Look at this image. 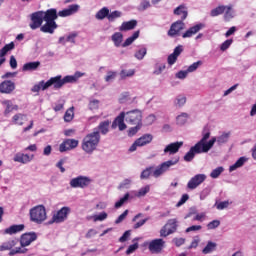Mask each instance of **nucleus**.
<instances>
[{
  "label": "nucleus",
  "instance_id": "nucleus-8",
  "mask_svg": "<svg viewBox=\"0 0 256 256\" xmlns=\"http://www.w3.org/2000/svg\"><path fill=\"white\" fill-rule=\"evenodd\" d=\"M30 220L33 221V223H37L38 225L43 223V221H46L47 210L45 209V206L38 205L30 209Z\"/></svg>",
  "mask_w": 256,
  "mask_h": 256
},
{
  "label": "nucleus",
  "instance_id": "nucleus-47",
  "mask_svg": "<svg viewBox=\"0 0 256 256\" xmlns=\"http://www.w3.org/2000/svg\"><path fill=\"white\" fill-rule=\"evenodd\" d=\"M107 217H109L107 212H101L99 214L91 216L90 219H92V221H94V223H97V221H100V222L105 221L107 219Z\"/></svg>",
  "mask_w": 256,
  "mask_h": 256
},
{
  "label": "nucleus",
  "instance_id": "nucleus-29",
  "mask_svg": "<svg viewBox=\"0 0 256 256\" xmlns=\"http://www.w3.org/2000/svg\"><path fill=\"white\" fill-rule=\"evenodd\" d=\"M137 27V20L123 22L119 27V31H133Z\"/></svg>",
  "mask_w": 256,
  "mask_h": 256
},
{
  "label": "nucleus",
  "instance_id": "nucleus-63",
  "mask_svg": "<svg viewBox=\"0 0 256 256\" xmlns=\"http://www.w3.org/2000/svg\"><path fill=\"white\" fill-rule=\"evenodd\" d=\"M189 72L187 70H180L175 74L176 79H187Z\"/></svg>",
  "mask_w": 256,
  "mask_h": 256
},
{
  "label": "nucleus",
  "instance_id": "nucleus-58",
  "mask_svg": "<svg viewBox=\"0 0 256 256\" xmlns=\"http://www.w3.org/2000/svg\"><path fill=\"white\" fill-rule=\"evenodd\" d=\"M149 7H151V2H149L148 0H142L138 9L139 11H146V9H149Z\"/></svg>",
  "mask_w": 256,
  "mask_h": 256
},
{
  "label": "nucleus",
  "instance_id": "nucleus-17",
  "mask_svg": "<svg viewBox=\"0 0 256 256\" xmlns=\"http://www.w3.org/2000/svg\"><path fill=\"white\" fill-rule=\"evenodd\" d=\"M119 129V131H125L127 124H125V112H121L113 121L112 129Z\"/></svg>",
  "mask_w": 256,
  "mask_h": 256
},
{
  "label": "nucleus",
  "instance_id": "nucleus-37",
  "mask_svg": "<svg viewBox=\"0 0 256 256\" xmlns=\"http://www.w3.org/2000/svg\"><path fill=\"white\" fill-rule=\"evenodd\" d=\"M109 125H111V122L109 120H105L99 124L98 128L95 129L100 131L102 135H107L109 133Z\"/></svg>",
  "mask_w": 256,
  "mask_h": 256
},
{
  "label": "nucleus",
  "instance_id": "nucleus-48",
  "mask_svg": "<svg viewBox=\"0 0 256 256\" xmlns=\"http://www.w3.org/2000/svg\"><path fill=\"white\" fill-rule=\"evenodd\" d=\"M223 171H225V168H223V166H219V167L213 169L210 173L211 179H219V177L221 176V173H223Z\"/></svg>",
  "mask_w": 256,
  "mask_h": 256
},
{
  "label": "nucleus",
  "instance_id": "nucleus-14",
  "mask_svg": "<svg viewBox=\"0 0 256 256\" xmlns=\"http://www.w3.org/2000/svg\"><path fill=\"white\" fill-rule=\"evenodd\" d=\"M35 159L34 154H25L18 152L14 155L13 161L15 163H22V165H27V163H31Z\"/></svg>",
  "mask_w": 256,
  "mask_h": 256
},
{
  "label": "nucleus",
  "instance_id": "nucleus-4",
  "mask_svg": "<svg viewBox=\"0 0 256 256\" xmlns=\"http://www.w3.org/2000/svg\"><path fill=\"white\" fill-rule=\"evenodd\" d=\"M63 77L61 75H57L55 77L50 78L48 81H40L38 84L34 85L31 88L32 93H39V91H47L49 87H53V89H61L63 87Z\"/></svg>",
  "mask_w": 256,
  "mask_h": 256
},
{
  "label": "nucleus",
  "instance_id": "nucleus-32",
  "mask_svg": "<svg viewBox=\"0 0 256 256\" xmlns=\"http://www.w3.org/2000/svg\"><path fill=\"white\" fill-rule=\"evenodd\" d=\"M111 41L114 43V47H123V34L116 32L111 36Z\"/></svg>",
  "mask_w": 256,
  "mask_h": 256
},
{
  "label": "nucleus",
  "instance_id": "nucleus-1",
  "mask_svg": "<svg viewBox=\"0 0 256 256\" xmlns=\"http://www.w3.org/2000/svg\"><path fill=\"white\" fill-rule=\"evenodd\" d=\"M209 137H211V132H203L200 141L192 146L184 156V161L189 163L192 159H195V155H201V153H209V151L213 149V145H215V143H218V145H224V143L229 141L231 132H223L220 136L212 137L208 141Z\"/></svg>",
  "mask_w": 256,
  "mask_h": 256
},
{
  "label": "nucleus",
  "instance_id": "nucleus-6",
  "mask_svg": "<svg viewBox=\"0 0 256 256\" xmlns=\"http://www.w3.org/2000/svg\"><path fill=\"white\" fill-rule=\"evenodd\" d=\"M177 163H179V158L162 162L160 165L152 169V177H154L155 179H159V177L165 175V173H167V171H169L171 167L177 165Z\"/></svg>",
  "mask_w": 256,
  "mask_h": 256
},
{
  "label": "nucleus",
  "instance_id": "nucleus-13",
  "mask_svg": "<svg viewBox=\"0 0 256 256\" xmlns=\"http://www.w3.org/2000/svg\"><path fill=\"white\" fill-rule=\"evenodd\" d=\"M148 249L152 253H161L165 249V241L161 238L154 239L149 242Z\"/></svg>",
  "mask_w": 256,
  "mask_h": 256
},
{
  "label": "nucleus",
  "instance_id": "nucleus-38",
  "mask_svg": "<svg viewBox=\"0 0 256 256\" xmlns=\"http://www.w3.org/2000/svg\"><path fill=\"white\" fill-rule=\"evenodd\" d=\"M131 199V194L126 193L122 198L115 202L114 207L115 209H121Z\"/></svg>",
  "mask_w": 256,
  "mask_h": 256
},
{
  "label": "nucleus",
  "instance_id": "nucleus-22",
  "mask_svg": "<svg viewBox=\"0 0 256 256\" xmlns=\"http://www.w3.org/2000/svg\"><path fill=\"white\" fill-rule=\"evenodd\" d=\"M87 75L85 72L76 71L73 75H68L62 78L63 85L66 83H77L81 77H85Z\"/></svg>",
  "mask_w": 256,
  "mask_h": 256
},
{
  "label": "nucleus",
  "instance_id": "nucleus-55",
  "mask_svg": "<svg viewBox=\"0 0 256 256\" xmlns=\"http://www.w3.org/2000/svg\"><path fill=\"white\" fill-rule=\"evenodd\" d=\"M133 75H135V70L134 69L122 70L120 72L121 79H127V77H133Z\"/></svg>",
  "mask_w": 256,
  "mask_h": 256
},
{
  "label": "nucleus",
  "instance_id": "nucleus-16",
  "mask_svg": "<svg viewBox=\"0 0 256 256\" xmlns=\"http://www.w3.org/2000/svg\"><path fill=\"white\" fill-rule=\"evenodd\" d=\"M16 85L15 82L11 80H4L0 83V93H4L6 95H9L15 91Z\"/></svg>",
  "mask_w": 256,
  "mask_h": 256
},
{
  "label": "nucleus",
  "instance_id": "nucleus-3",
  "mask_svg": "<svg viewBox=\"0 0 256 256\" xmlns=\"http://www.w3.org/2000/svg\"><path fill=\"white\" fill-rule=\"evenodd\" d=\"M33 241H37V233L35 232H28L24 233L20 237V246L15 247L9 252V255H21L27 253V248L29 245L33 243Z\"/></svg>",
  "mask_w": 256,
  "mask_h": 256
},
{
  "label": "nucleus",
  "instance_id": "nucleus-56",
  "mask_svg": "<svg viewBox=\"0 0 256 256\" xmlns=\"http://www.w3.org/2000/svg\"><path fill=\"white\" fill-rule=\"evenodd\" d=\"M153 175V167L146 168L145 170L142 171L140 178L141 179H149Z\"/></svg>",
  "mask_w": 256,
  "mask_h": 256
},
{
  "label": "nucleus",
  "instance_id": "nucleus-25",
  "mask_svg": "<svg viewBox=\"0 0 256 256\" xmlns=\"http://www.w3.org/2000/svg\"><path fill=\"white\" fill-rule=\"evenodd\" d=\"M25 229V225L18 224L12 225L4 230V235H15V233H21Z\"/></svg>",
  "mask_w": 256,
  "mask_h": 256
},
{
  "label": "nucleus",
  "instance_id": "nucleus-15",
  "mask_svg": "<svg viewBox=\"0 0 256 256\" xmlns=\"http://www.w3.org/2000/svg\"><path fill=\"white\" fill-rule=\"evenodd\" d=\"M79 146V141L75 139H66L59 146L60 153H65V151H71V149H76Z\"/></svg>",
  "mask_w": 256,
  "mask_h": 256
},
{
  "label": "nucleus",
  "instance_id": "nucleus-61",
  "mask_svg": "<svg viewBox=\"0 0 256 256\" xmlns=\"http://www.w3.org/2000/svg\"><path fill=\"white\" fill-rule=\"evenodd\" d=\"M187 201H189V194H183L180 200L177 202L176 207H181L182 205H185Z\"/></svg>",
  "mask_w": 256,
  "mask_h": 256
},
{
  "label": "nucleus",
  "instance_id": "nucleus-45",
  "mask_svg": "<svg viewBox=\"0 0 256 256\" xmlns=\"http://www.w3.org/2000/svg\"><path fill=\"white\" fill-rule=\"evenodd\" d=\"M166 65L162 62H156L154 65L153 75H161L165 71Z\"/></svg>",
  "mask_w": 256,
  "mask_h": 256
},
{
  "label": "nucleus",
  "instance_id": "nucleus-53",
  "mask_svg": "<svg viewBox=\"0 0 256 256\" xmlns=\"http://www.w3.org/2000/svg\"><path fill=\"white\" fill-rule=\"evenodd\" d=\"M122 13L118 10L112 11V12H108V21L110 23H113V21H115L116 19H119V17H121Z\"/></svg>",
  "mask_w": 256,
  "mask_h": 256
},
{
  "label": "nucleus",
  "instance_id": "nucleus-26",
  "mask_svg": "<svg viewBox=\"0 0 256 256\" xmlns=\"http://www.w3.org/2000/svg\"><path fill=\"white\" fill-rule=\"evenodd\" d=\"M249 161V158L242 156L240 157L233 165L229 167V172L233 173V171H237V169H241L243 165H245Z\"/></svg>",
  "mask_w": 256,
  "mask_h": 256
},
{
  "label": "nucleus",
  "instance_id": "nucleus-11",
  "mask_svg": "<svg viewBox=\"0 0 256 256\" xmlns=\"http://www.w3.org/2000/svg\"><path fill=\"white\" fill-rule=\"evenodd\" d=\"M71 213V208L68 206L62 207L56 213L53 214L52 220L50 223H64L67 221L69 214Z\"/></svg>",
  "mask_w": 256,
  "mask_h": 256
},
{
  "label": "nucleus",
  "instance_id": "nucleus-46",
  "mask_svg": "<svg viewBox=\"0 0 256 256\" xmlns=\"http://www.w3.org/2000/svg\"><path fill=\"white\" fill-rule=\"evenodd\" d=\"M15 49V43L11 42L9 44H6L1 50H0V57H5L9 51H13Z\"/></svg>",
  "mask_w": 256,
  "mask_h": 256
},
{
  "label": "nucleus",
  "instance_id": "nucleus-49",
  "mask_svg": "<svg viewBox=\"0 0 256 256\" xmlns=\"http://www.w3.org/2000/svg\"><path fill=\"white\" fill-rule=\"evenodd\" d=\"M149 191H151V186L146 185L135 192V197H145Z\"/></svg>",
  "mask_w": 256,
  "mask_h": 256
},
{
  "label": "nucleus",
  "instance_id": "nucleus-20",
  "mask_svg": "<svg viewBox=\"0 0 256 256\" xmlns=\"http://www.w3.org/2000/svg\"><path fill=\"white\" fill-rule=\"evenodd\" d=\"M201 29H205V24L204 23H198L195 24L194 26L190 27L183 35V39H187L190 37H193V35H197Z\"/></svg>",
  "mask_w": 256,
  "mask_h": 256
},
{
  "label": "nucleus",
  "instance_id": "nucleus-42",
  "mask_svg": "<svg viewBox=\"0 0 256 256\" xmlns=\"http://www.w3.org/2000/svg\"><path fill=\"white\" fill-rule=\"evenodd\" d=\"M145 55H147V48L141 46L134 54V57L138 59V61H143L145 59Z\"/></svg>",
  "mask_w": 256,
  "mask_h": 256
},
{
  "label": "nucleus",
  "instance_id": "nucleus-40",
  "mask_svg": "<svg viewBox=\"0 0 256 256\" xmlns=\"http://www.w3.org/2000/svg\"><path fill=\"white\" fill-rule=\"evenodd\" d=\"M165 226L167 227L169 233L173 235V233L177 231V219L174 218V219L168 220Z\"/></svg>",
  "mask_w": 256,
  "mask_h": 256
},
{
  "label": "nucleus",
  "instance_id": "nucleus-19",
  "mask_svg": "<svg viewBox=\"0 0 256 256\" xmlns=\"http://www.w3.org/2000/svg\"><path fill=\"white\" fill-rule=\"evenodd\" d=\"M182 147L183 142L170 143L164 148V155H175V153H179V149Z\"/></svg>",
  "mask_w": 256,
  "mask_h": 256
},
{
  "label": "nucleus",
  "instance_id": "nucleus-18",
  "mask_svg": "<svg viewBox=\"0 0 256 256\" xmlns=\"http://www.w3.org/2000/svg\"><path fill=\"white\" fill-rule=\"evenodd\" d=\"M183 29H185V23H183V20L177 21L171 25L168 35L169 37H177Z\"/></svg>",
  "mask_w": 256,
  "mask_h": 256
},
{
  "label": "nucleus",
  "instance_id": "nucleus-31",
  "mask_svg": "<svg viewBox=\"0 0 256 256\" xmlns=\"http://www.w3.org/2000/svg\"><path fill=\"white\" fill-rule=\"evenodd\" d=\"M185 103H187V96L183 94H179L174 99V107L177 109H181V107H185Z\"/></svg>",
  "mask_w": 256,
  "mask_h": 256
},
{
  "label": "nucleus",
  "instance_id": "nucleus-51",
  "mask_svg": "<svg viewBox=\"0 0 256 256\" xmlns=\"http://www.w3.org/2000/svg\"><path fill=\"white\" fill-rule=\"evenodd\" d=\"M187 119H189V115L183 112L176 117V123L177 125H185L187 123Z\"/></svg>",
  "mask_w": 256,
  "mask_h": 256
},
{
  "label": "nucleus",
  "instance_id": "nucleus-30",
  "mask_svg": "<svg viewBox=\"0 0 256 256\" xmlns=\"http://www.w3.org/2000/svg\"><path fill=\"white\" fill-rule=\"evenodd\" d=\"M19 244V240H10L7 242H4L1 246H0V251H13V247H17V245Z\"/></svg>",
  "mask_w": 256,
  "mask_h": 256
},
{
  "label": "nucleus",
  "instance_id": "nucleus-43",
  "mask_svg": "<svg viewBox=\"0 0 256 256\" xmlns=\"http://www.w3.org/2000/svg\"><path fill=\"white\" fill-rule=\"evenodd\" d=\"M233 17H235V11H233V8L231 6H225V11H224L225 21H231Z\"/></svg>",
  "mask_w": 256,
  "mask_h": 256
},
{
  "label": "nucleus",
  "instance_id": "nucleus-2",
  "mask_svg": "<svg viewBox=\"0 0 256 256\" xmlns=\"http://www.w3.org/2000/svg\"><path fill=\"white\" fill-rule=\"evenodd\" d=\"M101 141V134L98 129H94L93 132L87 134L82 140V149L88 155H91L95 149H97Z\"/></svg>",
  "mask_w": 256,
  "mask_h": 256
},
{
  "label": "nucleus",
  "instance_id": "nucleus-50",
  "mask_svg": "<svg viewBox=\"0 0 256 256\" xmlns=\"http://www.w3.org/2000/svg\"><path fill=\"white\" fill-rule=\"evenodd\" d=\"M203 65V61L198 60L197 62L192 63L190 66L187 67L186 71L188 73H195L199 67Z\"/></svg>",
  "mask_w": 256,
  "mask_h": 256
},
{
  "label": "nucleus",
  "instance_id": "nucleus-39",
  "mask_svg": "<svg viewBox=\"0 0 256 256\" xmlns=\"http://www.w3.org/2000/svg\"><path fill=\"white\" fill-rule=\"evenodd\" d=\"M136 39H139V31H136L132 34V36L128 37L122 44V47H129V45H133Z\"/></svg>",
  "mask_w": 256,
  "mask_h": 256
},
{
  "label": "nucleus",
  "instance_id": "nucleus-27",
  "mask_svg": "<svg viewBox=\"0 0 256 256\" xmlns=\"http://www.w3.org/2000/svg\"><path fill=\"white\" fill-rule=\"evenodd\" d=\"M101 108V100L95 98L88 99V110L92 113H97V110Z\"/></svg>",
  "mask_w": 256,
  "mask_h": 256
},
{
  "label": "nucleus",
  "instance_id": "nucleus-21",
  "mask_svg": "<svg viewBox=\"0 0 256 256\" xmlns=\"http://www.w3.org/2000/svg\"><path fill=\"white\" fill-rule=\"evenodd\" d=\"M2 105L4 107L5 117H8V115L10 113H13V111H19V106L17 104H14L12 100H4L2 101Z\"/></svg>",
  "mask_w": 256,
  "mask_h": 256
},
{
  "label": "nucleus",
  "instance_id": "nucleus-28",
  "mask_svg": "<svg viewBox=\"0 0 256 256\" xmlns=\"http://www.w3.org/2000/svg\"><path fill=\"white\" fill-rule=\"evenodd\" d=\"M25 121H27V115L23 113H17L12 117L13 125H19L21 127L24 125Z\"/></svg>",
  "mask_w": 256,
  "mask_h": 256
},
{
  "label": "nucleus",
  "instance_id": "nucleus-62",
  "mask_svg": "<svg viewBox=\"0 0 256 256\" xmlns=\"http://www.w3.org/2000/svg\"><path fill=\"white\" fill-rule=\"evenodd\" d=\"M232 44H233V40L228 39L221 44L220 49L222 51H227V49H229V47H231Z\"/></svg>",
  "mask_w": 256,
  "mask_h": 256
},
{
  "label": "nucleus",
  "instance_id": "nucleus-41",
  "mask_svg": "<svg viewBox=\"0 0 256 256\" xmlns=\"http://www.w3.org/2000/svg\"><path fill=\"white\" fill-rule=\"evenodd\" d=\"M216 249H217V243L209 241L206 247H204V249L202 250V253L204 255H209V253H213V251H215Z\"/></svg>",
  "mask_w": 256,
  "mask_h": 256
},
{
  "label": "nucleus",
  "instance_id": "nucleus-64",
  "mask_svg": "<svg viewBox=\"0 0 256 256\" xmlns=\"http://www.w3.org/2000/svg\"><path fill=\"white\" fill-rule=\"evenodd\" d=\"M221 225V221L213 220L207 224V229H217Z\"/></svg>",
  "mask_w": 256,
  "mask_h": 256
},
{
  "label": "nucleus",
  "instance_id": "nucleus-9",
  "mask_svg": "<svg viewBox=\"0 0 256 256\" xmlns=\"http://www.w3.org/2000/svg\"><path fill=\"white\" fill-rule=\"evenodd\" d=\"M90 183H93V179L89 176L80 175L70 180V187H72V189H85L89 187Z\"/></svg>",
  "mask_w": 256,
  "mask_h": 256
},
{
  "label": "nucleus",
  "instance_id": "nucleus-7",
  "mask_svg": "<svg viewBox=\"0 0 256 256\" xmlns=\"http://www.w3.org/2000/svg\"><path fill=\"white\" fill-rule=\"evenodd\" d=\"M50 14L52 15L48 19L46 18L44 20L46 23L40 27V31L42 33H49L50 35H53L55 33V29H57V22H55L57 19V9L51 8Z\"/></svg>",
  "mask_w": 256,
  "mask_h": 256
},
{
  "label": "nucleus",
  "instance_id": "nucleus-5",
  "mask_svg": "<svg viewBox=\"0 0 256 256\" xmlns=\"http://www.w3.org/2000/svg\"><path fill=\"white\" fill-rule=\"evenodd\" d=\"M51 9H48L46 12L37 11L31 14V23L29 24L30 29L35 31L43 25V21L51 17Z\"/></svg>",
  "mask_w": 256,
  "mask_h": 256
},
{
  "label": "nucleus",
  "instance_id": "nucleus-54",
  "mask_svg": "<svg viewBox=\"0 0 256 256\" xmlns=\"http://www.w3.org/2000/svg\"><path fill=\"white\" fill-rule=\"evenodd\" d=\"M106 83H113L115 79H117V72L116 71H108L105 76Z\"/></svg>",
  "mask_w": 256,
  "mask_h": 256
},
{
  "label": "nucleus",
  "instance_id": "nucleus-52",
  "mask_svg": "<svg viewBox=\"0 0 256 256\" xmlns=\"http://www.w3.org/2000/svg\"><path fill=\"white\" fill-rule=\"evenodd\" d=\"M225 13V6H218L211 10L210 15L211 17H217L219 15H223Z\"/></svg>",
  "mask_w": 256,
  "mask_h": 256
},
{
  "label": "nucleus",
  "instance_id": "nucleus-24",
  "mask_svg": "<svg viewBox=\"0 0 256 256\" xmlns=\"http://www.w3.org/2000/svg\"><path fill=\"white\" fill-rule=\"evenodd\" d=\"M183 53V46H177L173 53L168 56V65H175L177 58Z\"/></svg>",
  "mask_w": 256,
  "mask_h": 256
},
{
  "label": "nucleus",
  "instance_id": "nucleus-33",
  "mask_svg": "<svg viewBox=\"0 0 256 256\" xmlns=\"http://www.w3.org/2000/svg\"><path fill=\"white\" fill-rule=\"evenodd\" d=\"M41 67V62L35 61V62H28L23 65L22 71H37Z\"/></svg>",
  "mask_w": 256,
  "mask_h": 256
},
{
  "label": "nucleus",
  "instance_id": "nucleus-34",
  "mask_svg": "<svg viewBox=\"0 0 256 256\" xmlns=\"http://www.w3.org/2000/svg\"><path fill=\"white\" fill-rule=\"evenodd\" d=\"M174 15H179L180 19L182 21H185L187 19V7H185L184 5H180L178 6L175 10H174Z\"/></svg>",
  "mask_w": 256,
  "mask_h": 256
},
{
  "label": "nucleus",
  "instance_id": "nucleus-10",
  "mask_svg": "<svg viewBox=\"0 0 256 256\" xmlns=\"http://www.w3.org/2000/svg\"><path fill=\"white\" fill-rule=\"evenodd\" d=\"M142 119L143 113L139 109L125 112V121L129 123V125H141Z\"/></svg>",
  "mask_w": 256,
  "mask_h": 256
},
{
  "label": "nucleus",
  "instance_id": "nucleus-60",
  "mask_svg": "<svg viewBox=\"0 0 256 256\" xmlns=\"http://www.w3.org/2000/svg\"><path fill=\"white\" fill-rule=\"evenodd\" d=\"M132 125H136V126L129 129L128 131L129 137H133V135L137 134L139 129H141V124H132Z\"/></svg>",
  "mask_w": 256,
  "mask_h": 256
},
{
  "label": "nucleus",
  "instance_id": "nucleus-36",
  "mask_svg": "<svg viewBox=\"0 0 256 256\" xmlns=\"http://www.w3.org/2000/svg\"><path fill=\"white\" fill-rule=\"evenodd\" d=\"M109 19V8L103 7L95 14V19L103 21V19Z\"/></svg>",
  "mask_w": 256,
  "mask_h": 256
},
{
  "label": "nucleus",
  "instance_id": "nucleus-44",
  "mask_svg": "<svg viewBox=\"0 0 256 256\" xmlns=\"http://www.w3.org/2000/svg\"><path fill=\"white\" fill-rule=\"evenodd\" d=\"M73 117H75V107H70L64 114V121L70 123L73 121Z\"/></svg>",
  "mask_w": 256,
  "mask_h": 256
},
{
  "label": "nucleus",
  "instance_id": "nucleus-57",
  "mask_svg": "<svg viewBox=\"0 0 256 256\" xmlns=\"http://www.w3.org/2000/svg\"><path fill=\"white\" fill-rule=\"evenodd\" d=\"M131 183H133V181L131 180V178H126L124 179L118 186V188L120 189H129V187H131Z\"/></svg>",
  "mask_w": 256,
  "mask_h": 256
},
{
  "label": "nucleus",
  "instance_id": "nucleus-23",
  "mask_svg": "<svg viewBox=\"0 0 256 256\" xmlns=\"http://www.w3.org/2000/svg\"><path fill=\"white\" fill-rule=\"evenodd\" d=\"M79 11V5L72 4L68 8L61 10L58 12L59 17H71V15H75Z\"/></svg>",
  "mask_w": 256,
  "mask_h": 256
},
{
  "label": "nucleus",
  "instance_id": "nucleus-59",
  "mask_svg": "<svg viewBox=\"0 0 256 256\" xmlns=\"http://www.w3.org/2000/svg\"><path fill=\"white\" fill-rule=\"evenodd\" d=\"M63 107H65V100H58L54 106L53 109L54 111H63Z\"/></svg>",
  "mask_w": 256,
  "mask_h": 256
},
{
  "label": "nucleus",
  "instance_id": "nucleus-12",
  "mask_svg": "<svg viewBox=\"0 0 256 256\" xmlns=\"http://www.w3.org/2000/svg\"><path fill=\"white\" fill-rule=\"evenodd\" d=\"M205 181H207V175L196 174L188 181L187 188L193 191L197 189L199 185H202V183H205Z\"/></svg>",
  "mask_w": 256,
  "mask_h": 256
},
{
  "label": "nucleus",
  "instance_id": "nucleus-35",
  "mask_svg": "<svg viewBox=\"0 0 256 256\" xmlns=\"http://www.w3.org/2000/svg\"><path fill=\"white\" fill-rule=\"evenodd\" d=\"M138 142L139 147H145V145H149L151 141H153V135L145 134L142 137L136 140Z\"/></svg>",
  "mask_w": 256,
  "mask_h": 256
}]
</instances>
